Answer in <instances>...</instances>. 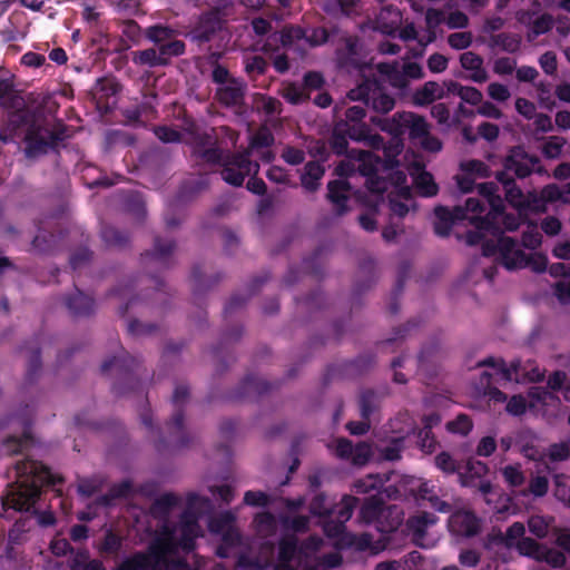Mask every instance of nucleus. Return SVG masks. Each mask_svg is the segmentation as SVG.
Segmentation results:
<instances>
[{"label": "nucleus", "instance_id": "f257e3e1", "mask_svg": "<svg viewBox=\"0 0 570 570\" xmlns=\"http://www.w3.org/2000/svg\"><path fill=\"white\" fill-rule=\"evenodd\" d=\"M498 185L493 181L479 184V194L483 198L484 206L490 207L489 212H493V205L498 204V215L494 222L495 240H487L483 243V256H498L499 262L509 271L531 267L534 269V254H525L522 246L512 237L504 236L505 230H515L519 227L520 218L514 214H508L504 210V202L498 195Z\"/></svg>", "mask_w": 570, "mask_h": 570}, {"label": "nucleus", "instance_id": "f03ea898", "mask_svg": "<svg viewBox=\"0 0 570 570\" xmlns=\"http://www.w3.org/2000/svg\"><path fill=\"white\" fill-rule=\"evenodd\" d=\"M11 476L14 481L7 484V493L1 500L4 512H29L40 498L42 485H56L63 481L61 476L53 475L40 461L28 456L17 461L12 470L8 471V478Z\"/></svg>", "mask_w": 570, "mask_h": 570}, {"label": "nucleus", "instance_id": "7ed1b4c3", "mask_svg": "<svg viewBox=\"0 0 570 570\" xmlns=\"http://www.w3.org/2000/svg\"><path fill=\"white\" fill-rule=\"evenodd\" d=\"M524 158L525 155L520 147L513 148L503 161V169L495 175L502 185L505 200L519 212L523 208L534 210V191L529 190L525 196L514 180V177L524 178L531 174L529 166L522 163Z\"/></svg>", "mask_w": 570, "mask_h": 570}, {"label": "nucleus", "instance_id": "20e7f679", "mask_svg": "<svg viewBox=\"0 0 570 570\" xmlns=\"http://www.w3.org/2000/svg\"><path fill=\"white\" fill-rule=\"evenodd\" d=\"M478 366L491 367V371H484L481 376V384L484 386V395L493 403L507 402V394L502 392L498 385L505 386L507 383L513 380L518 382V372L521 367V362L513 361L510 366H507L502 358L489 356L480 361Z\"/></svg>", "mask_w": 570, "mask_h": 570}, {"label": "nucleus", "instance_id": "39448f33", "mask_svg": "<svg viewBox=\"0 0 570 570\" xmlns=\"http://www.w3.org/2000/svg\"><path fill=\"white\" fill-rule=\"evenodd\" d=\"M189 397V389L187 385L178 384L176 385L171 402L174 405V413L166 422V430L168 433L167 438L159 436L156 441V448L158 451H163L164 449H184L187 448L191 443V439L185 430L184 421V405L188 401Z\"/></svg>", "mask_w": 570, "mask_h": 570}, {"label": "nucleus", "instance_id": "423d86ee", "mask_svg": "<svg viewBox=\"0 0 570 570\" xmlns=\"http://www.w3.org/2000/svg\"><path fill=\"white\" fill-rule=\"evenodd\" d=\"M111 370L117 373L112 390L117 395L141 390V364L137 357L121 350V354L110 357L101 364L100 371L107 374Z\"/></svg>", "mask_w": 570, "mask_h": 570}, {"label": "nucleus", "instance_id": "0eeeda50", "mask_svg": "<svg viewBox=\"0 0 570 570\" xmlns=\"http://www.w3.org/2000/svg\"><path fill=\"white\" fill-rule=\"evenodd\" d=\"M370 121L395 138L407 132L409 138L415 140L421 139L429 132V125L424 117L410 111L396 112L391 118L371 116Z\"/></svg>", "mask_w": 570, "mask_h": 570}, {"label": "nucleus", "instance_id": "6e6552de", "mask_svg": "<svg viewBox=\"0 0 570 570\" xmlns=\"http://www.w3.org/2000/svg\"><path fill=\"white\" fill-rule=\"evenodd\" d=\"M564 380V373L556 372L547 382L550 391L537 386V412L541 411L542 415L549 419L558 417L561 414L560 395L570 402V383L563 386Z\"/></svg>", "mask_w": 570, "mask_h": 570}, {"label": "nucleus", "instance_id": "1a4fd4ad", "mask_svg": "<svg viewBox=\"0 0 570 570\" xmlns=\"http://www.w3.org/2000/svg\"><path fill=\"white\" fill-rule=\"evenodd\" d=\"M482 212H484V202L478 197H469L464 206H454L452 210L446 206L439 205L434 208V233L439 237H448L456 222L468 219V214L470 213Z\"/></svg>", "mask_w": 570, "mask_h": 570}, {"label": "nucleus", "instance_id": "9d476101", "mask_svg": "<svg viewBox=\"0 0 570 570\" xmlns=\"http://www.w3.org/2000/svg\"><path fill=\"white\" fill-rule=\"evenodd\" d=\"M335 62L338 69L348 72H363L370 68L364 43L355 35L343 36L335 49Z\"/></svg>", "mask_w": 570, "mask_h": 570}, {"label": "nucleus", "instance_id": "9b49d317", "mask_svg": "<svg viewBox=\"0 0 570 570\" xmlns=\"http://www.w3.org/2000/svg\"><path fill=\"white\" fill-rule=\"evenodd\" d=\"M392 509H386L384 500L379 495L365 499L360 508L358 518L365 524H373L381 533L394 532L401 524L400 518H391Z\"/></svg>", "mask_w": 570, "mask_h": 570}, {"label": "nucleus", "instance_id": "f8f14e48", "mask_svg": "<svg viewBox=\"0 0 570 570\" xmlns=\"http://www.w3.org/2000/svg\"><path fill=\"white\" fill-rule=\"evenodd\" d=\"M67 126L58 122L53 129L31 127L26 135V155L35 158L45 155L49 149H55L67 137Z\"/></svg>", "mask_w": 570, "mask_h": 570}, {"label": "nucleus", "instance_id": "ddd939ff", "mask_svg": "<svg viewBox=\"0 0 570 570\" xmlns=\"http://www.w3.org/2000/svg\"><path fill=\"white\" fill-rule=\"evenodd\" d=\"M222 178L229 185L240 187L246 176L252 173L255 175L259 171V164L250 160V151L242 153L227 151L222 163Z\"/></svg>", "mask_w": 570, "mask_h": 570}, {"label": "nucleus", "instance_id": "4468645a", "mask_svg": "<svg viewBox=\"0 0 570 570\" xmlns=\"http://www.w3.org/2000/svg\"><path fill=\"white\" fill-rule=\"evenodd\" d=\"M348 98L361 101L365 107L383 115L391 111L395 106V100L383 91V88L375 79L364 80L348 92Z\"/></svg>", "mask_w": 570, "mask_h": 570}, {"label": "nucleus", "instance_id": "2eb2a0df", "mask_svg": "<svg viewBox=\"0 0 570 570\" xmlns=\"http://www.w3.org/2000/svg\"><path fill=\"white\" fill-rule=\"evenodd\" d=\"M384 161L370 151H361L358 171L366 178L365 186L376 200L383 199V195L389 190V181L383 176Z\"/></svg>", "mask_w": 570, "mask_h": 570}, {"label": "nucleus", "instance_id": "dca6fc26", "mask_svg": "<svg viewBox=\"0 0 570 570\" xmlns=\"http://www.w3.org/2000/svg\"><path fill=\"white\" fill-rule=\"evenodd\" d=\"M500 202L497 200V204ZM498 206L493 205V212H488L485 216L478 215L479 213H475V215H469L468 219L470 224H472L475 227V230H468L465 234V243L469 246H475L481 244V247L483 248V243L487 240H495L494 238V222L495 215H498Z\"/></svg>", "mask_w": 570, "mask_h": 570}, {"label": "nucleus", "instance_id": "f3484780", "mask_svg": "<svg viewBox=\"0 0 570 570\" xmlns=\"http://www.w3.org/2000/svg\"><path fill=\"white\" fill-rule=\"evenodd\" d=\"M225 22L226 18L224 11L215 8L199 17L198 22L190 30L189 36L193 41L198 43L208 42L223 29Z\"/></svg>", "mask_w": 570, "mask_h": 570}, {"label": "nucleus", "instance_id": "a211bd4d", "mask_svg": "<svg viewBox=\"0 0 570 570\" xmlns=\"http://www.w3.org/2000/svg\"><path fill=\"white\" fill-rule=\"evenodd\" d=\"M209 500L199 497L197 493L190 492L186 498V509L180 515L181 523V539L180 544L185 550H191L194 548V530L197 527V514L195 510L197 504H206Z\"/></svg>", "mask_w": 570, "mask_h": 570}, {"label": "nucleus", "instance_id": "6ab92c4d", "mask_svg": "<svg viewBox=\"0 0 570 570\" xmlns=\"http://www.w3.org/2000/svg\"><path fill=\"white\" fill-rule=\"evenodd\" d=\"M375 363V357L372 354H363L352 361H346L340 365H328L324 376V383L327 384L331 380L345 375H360L371 368Z\"/></svg>", "mask_w": 570, "mask_h": 570}, {"label": "nucleus", "instance_id": "aec40b11", "mask_svg": "<svg viewBox=\"0 0 570 570\" xmlns=\"http://www.w3.org/2000/svg\"><path fill=\"white\" fill-rule=\"evenodd\" d=\"M41 341L42 335H36L31 341L26 342L21 347V351L28 353V365L23 382V390H28L32 386L41 374Z\"/></svg>", "mask_w": 570, "mask_h": 570}, {"label": "nucleus", "instance_id": "412c9836", "mask_svg": "<svg viewBox=\"0 0 570 570\" xmlns=\"http://www.w3.org/2000/svg\"><path fill=\"white\" fill-rule=\"evenodd\" d=\"M449 528L455 535L472 538L479 534L481 520L472 511L458 510L451 514Z\"/></svg>", "mask_w": 570, "mask_h": 570}, {"label": "nucleus", "instance_id": "4be33fe9", "mask_svg": "<svg viewBox=\"0 0 570 570\" xmlns=\"http://www.w3.org/2000/svg\"><path fill=\"white\" fill-rule=\"evenodd\" d=\"M274 389V384L262 380L253 374H247L239 383L235 393L228 396L229 400L239 401L244 399L259 397Z\"/></svg>", "mask_w": 570, "mask_h": 570}, {"label": "nucleus", "instance_id": "5701e85b", "mask_svg": "<svg viewBox=\"0 0 570 570\" xmlns=\"http://www.w3.org/2000/svg\"><path fill=\"white\" fill-rule=\"evenodd\" d=\"M20 421L23 428L21 436H8L2 443V451L8 455L23 453L28 446L33 443V436L31 434L32 413L28 412L23 414Z\"/></svg>", "mask_w": 570, "mask_h": 570}, {"label": "nucleus", "instance_id": "b1692460", "mask_svg": "<svg viewBox=\"0 0 570 570\" xmlns=\"http://www.w3.org/2000/svg\"><path fill=\"white\" fill-rule=\"evenodd\" d=\"M352 186L345 179L331 180L327 184V200L334 206L337 216H343L348 212L347 203Z\"/></svg>", "mask_w": 570, "mask_h": 570}, {"label": "nucleus", "instance_id": "393cba45", "mask_svg": "<svg viewBox=\"0 0 570 570\" xmlns=\"http://www.w3.org/2000/svg\"><path fill=\"white\" fill-rule=\"evenodd\" d=\"M175 248L176 243L174 239H164L159 236H156L154 239L153 250H147L146 253L141 254V261L144 264L154 262L159 267L168 268L169 261Z\"/></svg>", "mask_w": 570, "mask_h": 570}, {"label": "nucleus", "instance_id": "a878e982", "mask_svg": "<svg viewBox=\"0 0 570 570\" xmlns=\"http://www.w3.org/2000/svg\"><path fill=\"white\" fill-rule=\"evenodd\" d=\"M402 21L400 10L392 6L382 7L380 12L376 14L373 29L380 31L383 35L392 36L396 32Z\"/></svg>", "mask_w": 570, "mask_h": 570}, {"label": "nucleus", "instance_id": "bb28decb", "mask_svg": "<svg viewBox=\"0 0 570 570\" xmlns=\"http://www.w3.org/2000/svg\"><path fill=\"white\" fill-rule=\"evenodd\" d=\"M271 278V274L268 272H263L261 275L255 276L249 286H248V294L242 295V294H234L227 304L224 307V317L227 318L233 313H235L237 309L243 308L250 296L255 295L263 284H265Z\"/></svg>", "mask_w": 570, "mask_h": 570}, {"label": "nucleus", "instance_id": "cd10ccee", "mask_svg": "<svg viewBox=\"0 0 570 570\" xmlns=\"http://www.w3.org/2000/svg\"><path fill=\"white\" fill-rule=\"evenodd\" d=\"M246 91V83L237 78H232L229 82L217 89L218 101L226 107H235L243 102Z\"/></svg>", "mask_w": 570, "mask_h": 570}, {"label": "nucleus", "instance_id": "c85d7f7f", "mask_svg": "<svg viewBox=\"0 0 570 570\" xmlns=\"http://www.w3.org/2000/svg\"><path fill=\"white\" fill-rule=\"evenodd\" d=\"M537 98L543 108L552 109L556 107V98L560 101L570 104V82L560 81L556 85L553 94L543 85L537 86Z\"/></svg>", "mask_w": 570, "mask_h": 570}, {"label": "nucleus", "instance_id": "c756f323", "mask_svg": "<svg viewBox=\"0 0 570 570\" xmlns=\"http://www.w3.org/2000/svg\"><path fill=\"white\" fill-rule=\"evenodd\" d=\"M305 38V29L301 26L286 24L279 32H274L269 36L267 42L263 46L265 52L275 50L272 48V42L279 41L282 47L289 48L296 41Z\"/></svg>", "mask_w": 570, "mask_h": 570}, {"label": "nucleus", "instance_id": "7c9ffc66", "mask_svg": "<svg viewBox=\"0 0 570 570\" xmlns=\"http://www.w3.org/2000/svg\"><path fill=\"white\" fill-rule=\"evenodd\" d=\"M297 543L295 535H286L279 540L277 562L274 564V570H296L292 561L298 552Z\"/></svg>", "mask_w": 570, "mask_h": 570}, {"label": "nucleus", "instance_id": "2f4dec72", "mask_svg": "<svg viewBox=\"0 0 570 570\" xmlns=\"http://www.w3.org/2000/svg\"><path fill=\"white\" fill-rule=\"evenodd\" d=\"M65 304L73 317H88L95 312V299L76 288V293L65 299Z\"/></svg>", "mask_w": 570, "mask_h": 570}, {"label": "nucleus", "instance_id": "473e14b6", "mask_svg": "<svg viewBox=\"0 0 570 570\" xmlns=\"http://www.w3.org/2000/svg\"><path fill=\"white\" fill-rule=\"evenodd\" d=\"M383 176L387 179L389 187H397L405 199L411 198L410 188L405 186L406 175L399 168V160L395 157H387V159L384 160Z\"/></svg>", "mask_w": 570, "mask_h": 570}, {"label": "nucleus", "instance_id": "72a5a7b5", "mask_svg": "<svg viewBox=\"0 0 570 570\" xmlns=\"http://www.w3.org/2000/svg\"><path fill=\"white\" fill-rule=\"evenodd\" d=\"M132 493V482L130 480H122L119 483L112 484L107 493L97 497L95 503L104 508H109L114 505L116 500L127 499Z\"/></svg>", "mask_w": 570, "mask_h": 570}, {"label": "nucleus", "instance_id": "f704fd0d", "mask_svg": "<svg viewBox=\"0 0 570 570\" xmlns=\"http://www.w3.org/2000/svg\"><path fill=\"white\" fill-rule=\"evenodd\" d=\"M445 91L436 81H426L421 88L413 94V102L416 106H428L436 99H443Z\"/></svg>", "mask_w": 570, "mask_h": 570}, {"label": "nucleus", "instance_id": "c9c22d12", "mask_svg": "<svg viewBox=\"0 0 570 570\" xmlns=\"http://www.w3.org/2000/svg\"><path fill=\"white\" fill-rule=\"evenodd\" d=\"M324 174V166L320 161L311 160L304 167V173L301 175V184L307 191L315 193L320 188V181Z\"/></svg>", "mask_w": 570, "mask_h": 570}, {"label": "nucleus", "instance_id": "e433bc0d", "mask_svg": "<svg viewBox=\"0 0 570 570\" xmlns=\"http://www.w3.org/2000/svg\"><path fill=\"white\" fill-rule=\"evenodd\" d=\"M460 63L463 69L472 71L471 80L474 82H484L488 79V72L483 68V59L481 56L466 51L460 56Z\"/></svg>", "mask_w": 570, "mask_h": 570}, {"label": "nucleus", "instance_id": "4c0bfd02", "mask_svg": "<svg viewBox=\"0 0 570 570\" xmlns=\"http://www.w3.org/2000/svg\"><path fill=\"white\" fill-rule=\"evenodd\" d=\"M323 9L331 16L354 17L362 10L360 0H326Z\"/></svg>", "mask_w": 570, "mask_h": 570}, {"label": "nucleus", "instance_id": "58836bf2", "mask_svg": "<svg viewBox=\"0 0 570 570\" xmlns=\"http://www.w3.org/2000/svg\"><path fill=\"white\" fill-rule=\"evenodd\" d=\"M100 236L107 247L122 249L130 243L128 232L107 224L101 226Z\"/></svg>", "mask_w": 570, "mask_h": 570}, {"label": "nucleus", "instance_id": "ea45409f", "mask_svg": "<svg viewBox=\"0 0 570 570\" xmlns=\"http://www.w3.org/2000/svg\"><path fill=\"white\" fill-rule=\"evenodd\" d=\"M488 473V465L481 461L469 460L465 469L459 472V481L462 487H474L476 481Z\"/></svg>", "mask_w": 570, "mask_h": 570}, {"label": "nucleus", "instance_id": "a19ab883", "mask_svg": "<svg viewBox=\"0 0 570 570\" xmlns=\"http://www.w3.org/2000/svg\"><path fill=\"white\" fill-rule=\"evenodd\" d=\"M121 87L115 78H99L95 87V95L99 107L107 106L109 98L115 97Z\"/></svg>", "mask_w": 570, "mask_h": 570}, {"label": "nucleus", "instance_id": "79ce46f5", "mask_svg": "<svg viewBox=\"0 0 570 570\" xmlns=\"http://www.w3.org/2000/svg\"><path fill=\"white\" fill-rule=\"evenodd\" d=\"M488 46L492 50L500 48L502 51L514 53L520 49L521 38L518 35L511 32L491 35L488 41Z\"/></svg>", "mask_w": 570, "mask_h": 570}, {"label": "nucleus", "instance_id": "37998d69", "mask_svg": "<svg viewBox=\"0 0 570 570\" xmlns=\"http://www.w3.org/2000/svg\"><path fill=\"white\" fill-rule=\"evenodd\" d=\"M514 448L527 459L534 460V433L530 428H520L515 432Z\"/></svg>", "mask_w": 570, "mask_h": 570}, {"label": "nucleus", "instance_id": "c03bdc74", "mask_svg": "<svg viewBox=\"0 0 570 570\" xmlns=\"http://www.w3.org/2000/svg\"><path fill=\"white\" fill-rule=\"evenodd\" d=\"M30 528L31 517H20L18 520H16L14 524L8 533V547L6 549V553L9 558H11L13 546L21 543L23 535L30 530Z\"/></svg>", "mask_w": 570, "mask_h": 570}, {"label": "nucleus", "instance_id": "a18cd8bd", "mask_svg": "<svg viewBox=\"0 0 570 570\" xmlns=\"http://www.w3.org/2000/svg\"><path fill=\"white\" fill-rule=\"evenodd\" d=\"M243 335L242 327H234L230 331H227L223 334L222 341L218 346L213 348V356L219 363L222 370H225L227 366V362L225 360L224 353L227 352V345L232 342H237Z\"/></svg>", "mask_w": 570, "mask_h": 570}, {"label": "nucleus", "instance_id": "49530a36", "mask_svg": "<svg viewBox=\"0 0 570 570\" xmlns=\"http://www.w3.org/2000/svg\"><path fill=\"white\" fill-rule=\"evenodd\" d=\"M357 504L356 497L345 494L335 507L331 508V517L345 524L352 518Z\"/></svg>", "mask_w": 570, "mask_h": 570}, {"label": "nucleus", "instance_id": "de8ad7c7", "mask_svg": "<svg viewBox=\"0 0 570 570\" xmlns=\"http://www.w3.org/2000/svg\"><path fill=\"white\" fill-rule=\"evenodd\" d=\"M208 187L207 177L200 176L197 178L188 179L181 184L177 193V200L185 202L193 198L195 195L205 190Z\"/></svg>", "mask_w": 570, "mask_h": 570}, {"label": "nucleus", "instance_id": "09e8293b", "mask_svg": "<svg viewBox=\"0 0 570 570\" xmlns=\"http://www.w3.org/2000/svg\"><path fill=\"white\" fill-rule=\"evenodd\" d=\"M124 539L111 529L107 530L97 550L101 556H117L122 548Z\"/></svg>", "mask_w": 570, "mask_h": 570}, {"label": "nucleus", "instance_id": "8fccbe9b", "mask_svg": "<svg viewBox=\"0 0 570 570\" xmlns=\"http://www.w3.org/2000/svg\"><path fill=\"white\" fill-rule=\"evenodd\" d=\"M132 61L136 65L148 68L165 67V60L160 58L158 48H148L132 53Z\"/></svg>", "mask_w": 570, "mask_h": 570}, {"label": "nucleus", "instance_id": "3c124183", "mask_svg": "<svg viewBox=\"0 0 570 570\" xmlns=\"http://www.w3.org/2000/svg\"><path fill=\"white\" fill-rule=\"evenodd\" d=\"M58 247V236L53 233L39 230L32 239V248L39 254H52Z\"/></svg>", "mask_w": 570, "mask_h": 570}, {"label": "nucleus", "instance_id": "603ef678", "mask_svg": "<svg viewBox=\"0 0 570 570\" xmlns=\"http://www.w3.org/2000/svg\"><path fill=\"white\" fill-rule=\"evenodd\" d=\"M122 205L126 212L141 219L146 215L145 200L138 191H127L122 196Z\"/></svg>", "mask_w": 570, "mask_h": 570}, {"label": "nucleus", "instance_id": "864d4df0", "mask_svg": "<svg viewBox=\"0 0 570 570\" xmlns=\"http://www.w3.org/2000/svg\"><path fill=\"white\" fill-rule=\"evenodd\" d=\"M525 528L521 522H514L510 525L504 533L500 532L495 537V541L507 548H514V546L524 538Z\"/></svg>", "mask_w": 570, "mask_h": 570}, {"label": "nucleus", "instance_id": "5fc2aeb1", "mask_svg": "<svg viewBox=\"0 0 570 570\" xmlns=\"http://www.w3.org/2000/svg\"><path fill=\"white\" fill-rule=\"evenodd\" d=\"M180 499L174 493H164L159 495L151 504L154 515L167 517L169 512L179 504Z\"/></svg>", "mask_w": 570, "mask_h": 570}, {"label": "nucleus", "instance_id": "6e6d98bb", "mask_svg": "<svg viewBox=\"0 0 570 570\" xmlns=\"http://www.w3.org/2000/svg\"><path fill=\"white\" fill-rule=\"evenodd\" d=\"M344 127H346L345 122H336L330 138V147L337 156H343L347 153L348 136L345 134Z\"/></svg>", "mask_w": 570, "mask_h": 570}, {"label": "nucleus", "instance_id": "4d7b16f0", "mask_svg": "<svg viewBox=\"0 0 570 570\" xmlns=\"http://www.w3.org/2000/svg\"><path fill=\"white\" fill-rule=\"evenodd\" d=\"M414 185L422 197H433L439 191V186L434 181L433 175L425 170L414 177Z\"/></svg>", "mask_w": 570, "mask_h": 570}, {"label": "nucleus", "instance_id": "13d9d810", "mask_svg": "<svg viewBox=\"0 0 570 570\" xmlns=\"http://www.w3.org/2000/svg\"><path fill=\"white\" fill-rule=\"evenodd\" d=\"M436 521L438 517L435 514L423 511L410 518L407 521V525L415 535H423L426 529L430 525L436 523Z\"/></svg>", "mask_w": 570, "mask_h": 570}, {"label": "nucleus", "instance_id": "bf43d9fd", "mask_svg": "<svg viewBox=\"0 0 570 570\" xmlns=\"http://www.w3.org/2000/svg\"><path fill=\"white\" fill-rule=\"evenodd\" d=\"M160 58L165 60V66L170 63L171 58L183 56L186 51V45L183 40L171 39L157 47Z\"/></svg>", "mask_w": 570, "mask_h": 570}, {"label": "nucleus", "instance_id": "052dcab7", "mask_svg": "<svg viewBox=\"0 0 570 570\" xmlns=\"http://www.w3.org/2000/svg\"><path fill=\"white\" fill-rule=\"evenodd\" d=\"M145 36L148 40L154 42L156 47L165 43L175 37V30L170 27L163 24L150 26L146 29Z\"/></svg>", "mask_w": 570, "mask_h": 570}, {"label": "nucleus", "instance_id": "680f3d73", "mask_svg": "<svg viewBox=\"0 0 570 570\" xmlns=\"http://www.w3.org/2000/svg\"><path fill=\"white\" fill-rule=\"evenodd\" d=\"M282 97L291 105L297 106L309 100L311 95L303 86L292 82L284 88Z\"/></svg>", "mask_w": 570, "mask_h": 570}, {"label": "nucleus", "instance_id": "e2e57ef3", "mask_svg": "<svg viewBox=\"0 0 570 570\" xmlns=\"http://www.w3.org/2000/svg\"><path fill=\"white\" fill-rule=\"evenodd\" d=\"M379 406L377 394L373 390H365L360 395V411L364 420H370L371 415Z\"/></svg>", "mask_w": 570, "mask_h": 570}, {"label": "nucleus", "instance_id": "0e129e2a", "mask_svg": "<svg viewBox=\"0 0 570 570\" xmlns=\"http://www.w3.org/2000/svg\"><path fill=\"white\" fill-rule=\"evenodd\" d=\"M227 151L223 150L218 146H216V140L214 145L208 146L206 149H203L199 155L195 157L196 160L203 161L208 165H218L220 166L226 157Z\"/></svg>", "mask_w": 570, "mask_h": 570}, {"label": "nucleus", "instance_id": "69168bd1", "mask_svg": "<svg viewBox=\"0 0 570 570\" xmlns=\"http://www.w3.org/2000/svg\"><path fill=\"white\" fill-rule=\"evenodd\" d=\"M434 463L445 474H459L461 472V464L446 451L436 454Z\"/></svg>", "mask_w": 570, "mask_h": 570}, {"label": "nucleus", "instance_id": "338daca9", "mask_svg": "<svg viewBox=\"0 0 570 570\" xmlns=\"http://www.w3.org/2000/svg\"><path fill=\"white\" fill-rule=\"evenodd\" d=\"M539 560H543L552 567L557 568L563 566L566 557L559 550L549 549L537 543V561Z\"/></svg>", "mask_w": 570, "mask_h": 570}, {"label": "nucleus", "instance_id": "774afa93", "mask_svg": "<svg viewBox=\"0 0 570 570\" xmlns=\"http://www.w3.org/2000/svg\"><path fill=\"white\" fill-rule=\"evenodd\" d=\"M381 487H383V480L377 474H368L365 478L358 479L353 485L355 492L362 494L379 490Z\"/></svg>", "mask_w": 570, "mask_h": 570}]
</instances>
